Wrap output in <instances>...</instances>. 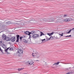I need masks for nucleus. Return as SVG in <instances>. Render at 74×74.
<instances>
[{"mask_svg":"<svg viewBox=\"0 0 74 74\" xmlns=\"http://www.w3.org/2000/svg\"><path fill=\"white\" fill-rule=\"evenodd\" d=\"M29 39H30V40L31 39V38H32V37H33V36H32L30 35H29Z\"/></svg>","mask_w":74,"mask_h":74,"instance_id":"nucleus-18","label":"nucleus"},{"mask_svg":"<svg viewBox=\"0 0 74 74\" xmlns=\"http://www.w3.org/2000/svg\"><path fill=\"white\" fill-rule=\"evenodd\" d=\"M60 63V62H58L57 63H55L54 64H53V66H54L55 65H58L59 64V63Z\"/></svg>","mask_w":74,"mask_h":74,"instance_id":"nucleus-12","label":"nucleus"},{"mask_svg":"<svg viewBox=\"0 0 74 74\" xmlns=\"http://www.w3.org/2000/svg\"><path fill=\"white\" fill-rule=\"evenodd\" d=\"M67 16V15H65L63 16H64V17H66V16Z\"/></svg>","mask_w":74,"mask_h":74,"instance_id":"nucleus-30","label":"nucleus"},{"mask_svg":"<svg viewBox=\"0 0 74 74\" xmlns=\"http://www.w3.org/2000/svg\"><path fill=\"white\" fill-rule=\"evenodd\" d=\"M30 21H28V22H27V23H30Z\"/></svg>","mask_w":74,"mask_h":74,"instance_id":"nucleus-31","label":"nucleus"},{"mask_svg":"<svg viewBox=\"0 0 74 74\" xmlns=\"http://www.w3.org/2000/svg\"><path fill=\"white\" fill-rule=\"evenodd\" d=\"M28 63H29V64H30L31 65L33 64V62L32 60H29V61H28Z\"/></svg>","mask_w":74,"mask_h":74,"instance_id":"nucleus-7","label":"nucleus"},{"mask_svg":"<svg viewBox=\"0 0 74 74\" xmlns=\"http://www.w3.org/2000/svg\"><path fill=\"white\" fill-rule=\"evenodd\" d=\"M63 34V33H62V34Z\"/></svg>","mask_w":74,"mask_h":74,"instance_id":"nucleus-37","label":"nucleus"},{"mask_svg":"<svg viewBox=\"0 0 74 74\" xmlns=\"http://www.w3.org/2000/svg\"><path fill=\"white\" fill-rule=\"evenodd\" d=\"M59 35H60L61 36H63V34H59Z\"/></svg>","mask_w":74,"mask_h":74,"instance_id":"nucleus-32","label":"nucleus"},{"mask_svg":"<svg viewBox=\"0 0 74 74\" xmlns=\"http://www.w3.org/2000/svg\"><path fill=\"white\" fill-rule=\"evenodd\" d=\"M23 41L25 43H28V40H26L24 39L23 40Z\"/></svg>","mask_w":74,"mask_h":74,"instance_id":"nucleus-13","label":"nucleus"},{"mask_svg":"<svg viewBox=\"0 0 74 74\" xmlns=\"http://www.w3.org/2000/svg\"><path fill=\"white\" fill-rule=\"evenodd\" d=\"M40 34H41L40 35V37H41V36H42V35L43 36L44 35V33H43V32H40Z\"/></svg>","mask_w":74,"mask_h":74,"instance_id":"nucleus-17","label":"nucleus"},{"mask_svg":"<svg viewBox=\"0 0 74 74\" xmlns=\"http://www.w3.org/2000/svg\"><path fill=\"white\" fill-rule=\"evenodd\" d=\"M9 48H10L9 49L10 51H12L13 50V48L12 47H9Z\"/></svg>","mask_w":74,"mask_h":74,"instance_id":"nucleus-16","label":"nucleus"},{"mask_svg":"<svg viewBox=\"0 0 74 74\" xmlns=\"http://www.w3.org/2000/svg\"><path fill=\"white\" fill-rule=\"evenodd\" d=\"M33 38L36 39L37 38H38L40 37V36L38 34H35L32 36Z\"/></svg>","mask_w":74,"mask_h":74,"instance_id":"nucleus-3","label":"nucleus"},{"mask_svg":"<svg viewBox=\"0 0 74 74\" xmlns=\"http://www.w3.org/2000/svg\"><path fill=\"white\" fill-rule=\"evenodd\" d=\"M16 40L15 37L14 36L11 38V39H10V40H11L12 42H14Z\"/></svg>","mask_w":74,"mask_h":74,"instance_id":"nucleus-5","label":"nucleus"},{"mask_svg":"<svg viewBox=\"0 0 74 74\" xmlns=\"http://www.w3.org/2000/svg\"><path fill=\"white\" fill-rule=\"evenodd\" d=\"M16 42H19V39H16Z\"/></svg>","mask_w":74,"mask_h":74,"instance_id":"nucleus-29","label":"nucleus"},{"mask_svg":"<svg viewBox=\"0 0 74 74\" xmlns=\"http://www.w3.org/2000/svg\"><path fill=\"white\" fill-rule=\"evenodd\" d=\"M19 35H17L16 36V39H19Z\"/></svg>","mask_w":74,"mask_h":74,"instance_id":"nucleus-21","label":"nucleus"},{"mask_svg":"<svg viewBox=\"0 0 74 74\" xmlns=\"http://www.w3.org/2000/svg\"><path fill=\"white\" fill-rule=\"evenodd\" d=\"M35 52H34L32 54V56H34L35 58H38L40 57V54H37V51H35Z\"/></svg>","mask_w":74,"mask_h":74,"instance_id":"nucleus-1","label":"nucleus"},{"mask_svg":"<svg viewBox=\"0 0 74 74\" xmlns=\"http://www.w3.org/2000/svg\"><path fill=\"white\" fill-rule=\"evenodd\" d=\"M22 53H23V50H21L20 48L18 49V51L16 53V55L19 56L20 54H22Z\"/></svg>","mask_w":74,"mask_h":74,"instance_id":"nucleus-2","label":"nucleus"},{"mask_svg":"<svg viewBox=\"0 0 74 74\" xmlns=\"http://www.w3.org/2000/svg\"><path fill=\"white\" fill-rule=\"evenodd\" d=\"M6 37L7 36H5V34H3L2 36V38L3 40H5Z\"/></svg>","mask_w":74,"mask_h":74,"instance_id":"nucleus-4","label":"nucleus"},{"mask_svg":"<svg viewBox=\"0 0 74 74\" xmlns=\"http://www.w3.org/2000/svg\"><path fill=\"white\" fill-rule=\"evenodd\" d=\"M41 40L42 42V43H44V42H45L46 41L45 39H42Z\"/></svg>","mask_w":74,"mask_h":74,"instance_id":"nucleus-15","label":"nucleus"},{"mask_svg":"<svg viewBox=\"0 0 74 74\" xmlns=\"http://www.w3.org/2000/svg\"><path fill=\"white\" fill-rule=\"evenodd\" d=\"M30 33H31V34H34L36 33V31H31V32H30Z\"/></svg>","mask_w":74,"mask_h":74,"instance_id":"nucleus-14","label":"nucleus"},{"mask_svg":"<svg viewBox=\"0 0 74 74\" xmlns=\"http://www.w3.org/2000/svg\"><path fill=\"white\" fill-rule=\"evenodd\" d=\"M23 38V37H21L20 38V39L21 40H21H22V38Z\"/></svg>","mask_w":74,"mask_h":74,"instance_id":"nucleus-27","label":"nucleus"},{"mask_svg":"<svg viewBox=\"0 0 74 74\" xmlns=\"http://www.w3.org/2000/svg\"><path fill=\"white\" fill-rule=\"evenodd\" d=\"M74 31V28H73V29H70L68 32H67V34L70 33V32H71V31Z\"/></svg>","mask_w":74,"mask_h":74,"instance_id":"nucleus-9","label":"nucleus"},{"mask_svg":"<svg viewBox=\"0 0 74 74\" xmlns=\"http://www.w3.org/2000/svg\"><path fill=\"white\" fill-rule=\"evenodd\" d=\"M23 70V69L22 68L18 69V71H21V70Z\"/></svg>","mask_w":74,"mask_h":74,"instance_id":"nucleus-25","label":"nucleus"},{"mask_svg":"<svg viewBox=\"0 0 74 74\" xmlns=\"http://www.w3.org/2000/svg\"><path fill=\"white\" fill-rule=\"evenodd\" d=\"M2 47L4 48V49L5 48H6V47L5 46V45L3 44V46H2Z\"/></svg>","mask_w":74,"mask_h":74,"instance_id":"nucleus-22","label":"nucleus"},{"mask_svg":"<svg viewBox=\"0 0 74 74\" xmlns=\"http://www.w3.org/2000/svg\"><path fill=\"white\" fill-rule=\"evenodd\" d=\"M6 23L7 25H10V24H11V23L10 22L8 21L6 22Z\"/></svg>","mask_w":74,"mask_h":74,"instance_id":"nucleus-20","label":"nucleus"},{"mask_svg":"<svg viewBox=\"0 0 74 74\" xmlns=\"http://www.w3.org/2000/svg\"><path fill=\"white\" fill-rule=\"evenodd\" d=\"M5 40L7 42L10 41L11 40V38L7 36Z\"/></svg>","mask_w":74,"mask_h":74,"instance_id":"nucleus-6","label":"nucleus"},{"mask_svg":"<svg viewBox=\"0 0 74 74\" xmlns=\"http://www.w3.org/2000/svg\"><path fill=\"white\" fill-rule=\"evenodd\" d=\"M70 68H71V67L69 68H68L67 69V70H70Z\"/></svg>","mask_w":74,"mask_h":74,"instance_id":"nucleus-33","label":"nucleus"},{"mask_svg":"<svg viewBox=\"0 0 74 74\" xmlns=\"http://www.w3.org/2000/svg\"><path fill=\"white\" fill-rule=\"evenodd\" d=\"M54 34V32H53L51 33H48L47 34L48 35H49V36H52V35L53 34Z\"/></svg>","mask_w":74,"mask_h":74,"instance_id":"nucleus-10","label":"nucleus"},{"mask_svg":"<svg viewBox=\"0 0 74 74\" xmlns=\"http://www.w3.org/2000/svg\"><path fill=\"white\" fill-rule=\"evenodd\" d=\"M64 21H65L66 22H69V21H70V19L69 18H66L64 20Z\"/></svg>","mask_w":74,"mask_h":74,"instance_id":"nucleus-11","label":"nucleus"},{"mask_svg":"<svg viewBox=\"0 0 74 74\" xmlns=\"http://www.w3.org/2000/svg\"><path fill=\"white\" fill-rule=\"evenodd\" d=\"M36 61H39L38 60H37Z\"/></svg>","mask_w":74,"mask_h":74,"instance_id":"nucleus-38","label":"nucleus"},{"mask_svg":"<svg viewBox=\"0 0 74 74\" xmlns=\"http://www.w3.org/2000/svg\"><path fill=\"white\" fill-rule=\"evenodd\" d=\"M1 43V44H2V41H0V43Z\"/></svg>","mask_w":74,"mask_h":74,"instance_id":"nucleus-34","label":"nucleus"},{"mask_svg":"<svg viewBox=\"0 0 74 74\" xmlns=\"http://www.w3.org/2000/svg\"><path fill=\"white\" fill-rule=\"evenodd\" d=\"M49 38H50V40H51H51H52L53 39V37H52V36L50 37Z\"/></svg>","mask_w":74,"mask_h":74,"instance_id":"nucleus-28","label":"nucleus"},{"mask_svg":"<svg viewBox=\"0 0 74 74\" xmlns=\"http://www.w3.org/2000/svg\"><path fill=\"white\" fill-rule=\"evenodd\" d=\"M58 22H59V21H56V23H58Z\"/></svg>","mask_w":74,"mask_h":74,"instance_id":"nucleus-36","label":"nucleus"},{"mask_svg":"<svg viewBox=\"0 0 74 74\" xmlns=\"http://www.w3.org/2000/svg\"><path fill=\"white\" fill-rule=\"evenodd\" d=\"M71 36V35H70L69 36H65V37H69Z\"/></svg>","mask_w":74,"mask_h":74,"instance_id":"nucleus-24","label":"nucleus"},{"mask_svg":"<svg viewBox=\"0 0 74 74\" xmlns=\"http://www.w3.org/2000/svg\"><path fill=\"white\" fill-rule=\"evenodd\" d=\"M9 48H7V49L5 50V52H7V53H8L7 51L8 50V49H9Z\"/></svg>","mask_w":74,"mask_h":74,"instance_id":"nucleus-23","label":"nucleus"},{"mask_svg":"<svg viewBox=\"0 0 74 74\" xmlns=\"http://www.w3.org/2000/svg\"><path fill=\"white\" fill-rule=\"evenodd\" d=\"M50 22H53V18H52L50 19Z\"/></svg>","mask_w":74,"mask_h":74,"instance_id":"nucleus-26","label":"nucleus"},{"mask_svg":"<svg viewBox=\"0 0 74 74\" xmlns=\"http://www.w3.org/2000/svg\"><path fill=\"white\" fill-rule=\"evenodd\" d=\"M46 38L47 40V41H49V40H50V38H48L47 36H46Z\"/></svg>","mask_w":74,"mask_h":74,"instance_id":"nucleus-19","label":"nucleus"},{"mask_svg":"<svg viewBox=\"0 0 74 74\" xmlns=\"http://www.w3.org/2000/svg\"><path fill=\"white\" fill-rule=\"evenodd\" d=\"M24 33L25 34H27V35H30L31 34L30 32L29 31H26L24 32Z\"/></svg>","mask_w":74,"mask_h":74,"instance_id":"nucleus-8","label":"nucleus"},{"mask_svg":"<svg viewBox=\"0 0 74 74\" xmlns=\"http://www.w3.org/2000/svg\"><path fill=\"white\" fill-rule=\"evenodd\" d=\"M34 21V20H30V21Z\"/></svg>","mask_w":74,"mask_h":74,"instance_id":"nucleus-35","label":"nucleus"}]
</instances>
